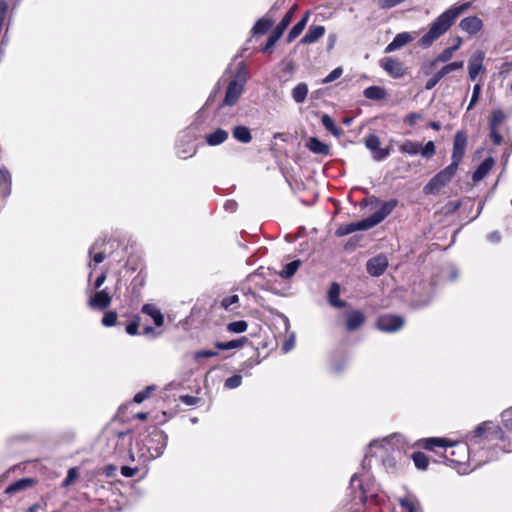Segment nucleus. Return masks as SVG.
Instances as JSON below:
<instances>
[{
  "label": "nucleus",
  "mask_w": 512,
  "mask_h": 512,
  "mask_svg": "<svg viewBox=\"0 0 512 512\" xmlns=\"http://www.w3.org/2000/svg\"><path fill=\"white\" fill-rule=\"evenodd\" d=\"M490 423H481L473 432L467 435L466 442H450L445 438L433 437L423 439V447L427 450L436 451L443 449V457L451 464L463 465L471 459L473 447L485 442L484 432L491 429Z\"/></svg>",
  "instance_id": "1"
},
{
  "label": "nucleus",
  "mask_w": 512,
  "mask_h": 512,
  "mask_svg": "<svg viewBox=\"0 0 512 512\" xmlns=\"http://www.w3.org/2000/svg\"><path fill=\"white\" fill-rule=\"evenodd\" d=\"M404 440L401 435L393 434L381 440H373L365 454L362 464L363 470L371 465L372 460L384 467L388 473H393L397 469L398 458L404 448Z\"/></svg>",
  "instance_id": "2"
},
{
  "label": "nucleus",
  "mask_w": 512,
  "mask_h": 512,
  "mask_svg": "<svg viewBox=\"0 0 512 512\" xmlns=\"http://www.w3.org/2000/svg\"><path fill=\"white\" fill-rule=\"evenodd\" d=\"M471 6L470 2L455 5L441 13L431 24L428 32L424 34L419 42L423 47H430L434 41L444 35L454 24L456 19L468 10Z\"/></svg>",
  "instance_id": "3"
},
{
  "label": "nucleus",
  "mask_w": 512,
  "mask_h": 512,
  "mask_svg": "<svg viewBox=\"0 0 512 512\" xmlns=\"http://www.w3.org/2000/svg\"><path fill=\"white\" fill-rule=\"evenodd\" d=\"M167 445V435L160 429L153 427L148 436L143 439V447L139 448L137 454L132 449L128 450V459H136L143 463L160 457Z\"/></svg>",
  "instance_id": "4"
},
{
  "label": "nucleus",
  "mask_w": 512,
  "mask_h": 512,
  "mask_svg": "<svg viewBox=\"0 0 512 512\" xmlns=\"http://www.w3.org/2000/svg\"><path fill=\"white\" fill-rule=\"evenodd\" d=\"M248 81L247 70L244 62L238 64L237 70L228 82L222 106H234L244 92Z\"/></svg>",
  "instance_id": "5"
},
{
  "label": "nucleus",
  "mask_w": 512,
  "mask_h": 512,
  "mask_svg": "<svg viewBox=\"0 0 512 512\" xmlns=\"http://www.w3.org/2000/svg\"><path fill=\"white\" fill-rule=\"evenodd\" d=\"M502 428L495 426L492 422L491 429L484 432L485 441L499 439L502 442L507 441V446H504L506 451H512V407L503 411L501 414Z\"/></svg>",
  "instance_id": "6"
},
{
  "label": "nucleus",
  "mask_w": 512,
  "mask_h": 512,
  "mask_svg": "<svg viewBox=\"0 0 512 512\" xmlns=\"http://www.w3.org/2000/svg\"><path fill=\"white\" fill-rule=\"evenodd\" d=\"M457 170L458 168L454 167V165H448L429 180L424 186L423 192L426 195L439 193L453 179Z\"/></svg>",
  "instance_id": "7"
},
{
  "label": "nucleus",
  "mask_w": 512,
  "mask_h": 512,
  "mask_svg": "<svg viewBox=\"0 0 512 512\" xmlns=\"http://www.w3.org/2000/svg\"><path fill=\"white\" fill-rule=\"evenodd\" d=\"M352 489L359 488V500L364 503L369 498H374L377 495V488L375 483L370 480L367 473H356L352 476L350 481Z\"/></svg>",
  "instance_id": "8"
},
{
  "label": "nucleus",
  "mask_w": 512,
  "mask_h": 512,
  "mask_svg": "<svg viewBox=\"0 0 512 512\" xmlns=\"http://www.w3.org/2000/svg\"><path fill=\"white\" fill-rule=\"evenodd\" d=\"M370 203H373L375 205H379L380 201L376 197L370 198ZM398 201L396 199H391L389 201L381 203L380 208L373 213L371 216L367 217L366 220L368 221V224L370 228L375 227L379 223H381L388 215L392 213V211L397 206Z\"/></svg>",
  "instance_id": "9"
},
{
  "label": "nucleus",
  "mask_w": 512,
  "mask_h": 512,
  "mask_svg": "<svg viewBox=\"0 0 512 512\" xmlns=\"http://www.w3.org/2000/svg\"><path fill=\"white\" fill-rule=\"evenodd\" d=\"M377 328L383 332H395L401 329L404 325V320L396 315H382L377 320Z\"/></svg>",
  "instance_id": "10"
},
{
  "label": "nucleus",
  "mask_w": 512,
  "mask_h": 512,
  "mask_svg": "<svg viewBox=\"0 0 512 512\" xmlns=\"http://www.w3.org/2000/svg\"><path fill=\"white\" fill-rule=\"evenodd\" d=\"M466 144H467V138H466L465 134L462 132H457L454 137L452 162H451V165H454V167H456V168H458L460 162L462 161V158L465 153Z\"/></svg>",
  "instance_id": "11"
},
{
  "label": "nucleus",
  "mask_w": 512,
  "mask_h": 512,
  "mask_svg": "<svg viewBox=\"0 0 512 512\" xmlns=\"http://www.w3.org/2000/svg\"><path fill=\"white\" fill-rule=\"evenodd\" d=\"M366 147L372 152L373 159L382 161L390 155L389 148L380 147V139L376 135H369L365 140Z\"/></svg>",
  "instance_id": "12"
},
{
  "label": "nucleus",
  "mask_w": 512,
  "mask_h": 512,
  "mask_svg": "<svg viewBox=\"0 0 512 512\" xmlns=\"http://www.w3.org/2000/svg\"><path fill=\"white\" fill-rule=\"evenodd\" d=\"M484 59L485 53L481 50H477L471 55L468 61V71L470 80L474 81L480 73L484 72Z\"/></svg>",
  "instance_id": "13"
},
{
  "label": "nucleus",
  "mask_w": 512,
  "mask_h": 512,
  "mask_svg": "<svg viewBox=\"0 0 512 512\" xmlns=\"http://www.w3.org/2000/svg\"><path fill=\"white\" fill-rule=\"evenodd\" d=\"M463 65V61H456L445 65L427 81L426 89H432L443 77H445L447 74L451 73L454 70L462 69Z\"/></svg>",
  "instance_id": "14"
},
{
  "label": "nucleus",
  "mask_w": 512,
  "mask_h": 512,
  "mask_svg": "<svg viewBox=\"0 0 512 512\" xmlns=\"http://www.w3.org/2000/svg\"><path fill=\"white\" fill-rule=\"evenodd\" d=\"M388 266V259L380 254L368 260L366 264L367 272L374 277L382 275Z\"/></svg>",
  "instance_id": "15"
},
{
  "label": "nucleus",
  "mask_w": 512,
  "mask_h": 512,
  "mask_svg": "<svg viewBox=\"0 0 512 512\" xmlns=\"http://www.w3.org/2000/svg\"><path fill=\"white\" fill-rule=\"evenodd\" d=\"M105 246V240L104 239H98L96 240L93 245L89 249V257L91 258V261L88 263V267L92 270V262L97 265L104 261L106 258L105 255V249L103 248Z\"/></svg>",
  "instance_id": "16"
},
{
  "label": "nucleus",
  "mask_w": 512,
  "mask_h": 512,
  "mask_svg": "<svg viewBox=\"0 0 512 512\" xmlns=\"http://www.w3.org/2000/svg\"><path fill=\"white\" fill-rule=\"evenodd\" d=\"M111 304V296L106 289L96 292L89 298L88 305L93 309L104 310Z\"/></svg>",
  "instance_id": "17"
},
{
  "label": "nucleus",
  "mask_w": 512,
  "mask_h": 512,
  "mask_svg": "<svg viewBox=\"0 0 512 512\" xmlns=\"http://www.w3.org/2000/svg\"><path fill=\"white\" fill-rule=\"evenodd\" d=\"M383 69L392 77L399 78L405 74V69L401 62L393 58H385L381 62Z\"/></svg>",
  "instance_id": "18"
},
{
  "label": "nucleus",
  "mask_w": 512,
  "mask_h": 512,
  "mask_svg": "<svg viewBox=\"0 0 512 512\" xmlns=\"http://www.w3.org/2000/svg\"><path fill=\"white\" fill-rule=\"evenodd\" d=\"M459 27L466 33L470 35H474L478 33L482 27L483 22L482 20L477 16H469L464 19H462L459 23Z\"/></svg>",
  "instance_id": "19"
},
{
  "label": "nucleus",
  "mask_w": 512,
  "mask_h": 512,
  "mask_svg": "<svg viewBox=\"0 0 512 512\" xmlns=\"http://www.w3.org/2000/svg\"><path fill=\"white\" fill-rule=\"evenodd\" d=\"M368 229H370V226L368 224V221L365 218V219L357 221V222H352V223L341 225L336 230V235L341 237V236H346V235L351 234L356 231H362V230H368Z\"/></svg>",
  "instance_id": "20"
},
{
  "label": "nucleus",
  "mask_w": 512,
  "mask_h": 512,
  "mask_svg": "<svg viewBox=\"0 0 512 512\" xmlns=\"http://www.w3.org/2000/svg\"><path fill=\"white\" fill-rule=\"evenodd\" d=\"M365 322L364 314L359 310H353L346 314V328L348 331L358 329Z\"/></svg>",
  "instance_id": "21"
},
{
  "label": "nucleus",
  "mask_w": 512,
  "mask_h": 512,
  "mask_svg": "<svg viewBox=\"0 0 512 512\" xmlns=\"http://www.w3.org/2000/svg\"><path fill=\"white\" fill-rule=\"evenodd\" d=\"M495 164V160L492 157H487L483 160V162L477 167L472 175V179L474 182L481 181L493 168Z\"/></svg>",
  "instance_id": "22"
},
{
  "label": "nucleus",
  "mask_w": 512,
  "mask_h": 512,
  "mask_svg": "<svg viewBox=\"0 0 512 512\" xmlns=\"http://www.w3.org/2000/svg\"><path fill=\"white\" fill-rule=\"evenodd\" d=\"M410 41H412V36L409 33H399L395 36L392 42H390L387 45V47L385 48V52L390 53L396 51L405 46L406 44H408Z\"/></svg>",
  "instance_id": "23"
},
{
  "label": "nucleus",
  "mask_w": 512,
  "mask_h": 512,
  "mask_svg": "<svg viewBox=\"0 0 512 512\" xmlns=\"http://www.w3.org/2000/svg\"><path fill=\"white\" fill-rule=\"evenodd\" d=\"M142 313L150 316L153 319L154 324L160 327L164 323V316L160 309L154 304H145L141 309Z\"/></svg>",
  "instance_id": "24"
},
{
  "label": "nucleus",
  "mask_w": 512,
  "mask_h": 512,
  "mask_svg": "<svg viewBox=\"0 0 512 512\" xmlns=\"http://www.w3.org/2000/svg\"><path fill=\"white\" fill-rule=\"evenodd\" d=\"M228 132L222 128H218L215 131L206 134L205 140L210 146H217L222 144L228 139Z\"/></svg>",
  "instance_id": "25"
},
{
  "label": "nucleus",
  "mask_w": 512,
  "mask_h": 512,
  "mask_svg": "<svg viewBox=\"0 0 512 512\" xmlns=\"http://www.w3.org/2000/svg\"><path fill=\"white\" fill-rule=\"evenodd\" d=\"M325 33L324 26L317 25L311 26L304 37L301 39V43L303 44H311L320 39Z\"/></svg>",
  "instance_id": "26"
},
{
  "label": "nucleus",
  "mask_w": 512,
  "mask_h": 512,
  "mask_svg": "<svg viewBox=\"0 0 512 512\" xmlns=\"http://www.w3.org/2000/svg\"><path fill=\"white\" fill-rule=\"evenodd\" d=\"M306 147L313 153L319 155H328L329 154V146L322 141H320L316 137H311L306 142Z\"/></svg>",
  "instance_id": "27"
},
{
  "label": "nucleus",
  "mask_w": 512,
  "mask_h": 512,
  "mask_svg": "<svg viewBox=\"0 0 512 512\" xmlns=\"http://www.w3.org/2000/svg\"><path fill=\"white\" fill-rule=\"evenodd\" d=\"M309 15L310 13L309 11H307L303 18L292 27V29L288 33L287 42H292L302 33L309 19Z\"/></svg>",
  "instance_id": "28"
},
{
  "label": "nucleus",
  "mask_w": 512,
  "mask_h": 512,
  "mask_svg": "<svg viewBox=\"0 0 512 512\" xmlns=\"http://www.w3.org/2000/svg\"><path fill=\"white\" fill-rule=\"evenodd\" d=\"M34 483V480L31 479V478H23V479H20L14 483H12L11 485H9L6 489H5V493L6 494H15L17 492H20L22 490H25L27 489L28 487H30L32 484Z\"/></svg>",
  "instance_id": "29"
},
{
  "label": "nucleus",
  "mask_w": 512,
  "mask_h": 512,
  "mask_svg": "<svg viewBox=\"0 0 512 512\" xmlns=\"http://www.w3.org/2000/svg\"><path fill=\"white\" fill-rule=\"evenodd\" d=\"M0 188L3 197L6 198L11 193V174L6 169H0Z\"/></svg>",
  "instance_id": "30"
},
{
  "label": "nucleus",
  "mask_w": 512,
  "mask_h": 512,
  "mask_svg": "<svg viewBox=\"0 0 512 512\" xmlns=\"http://www.w3.org/2000/svg\"><path fill=\"white\" fill-rule=\"evenodd\" d=\"M462 39L458 37V45H453L444 49L434 60V63H446L453 57L454 53L460 48Z\"/></svg>",
  "instance_id": "31"
},
{
  "label": "nucleus",
  "mask_w": 512,
  "mask_h": 512,
  "mask_svg": "<svg viewBox=\"0 0 512 512\" xmlns=\"http://www.w3.org/2000/svg\"><path fill=\"white\" fill-rule=\"evenodd\" d=\"M233 137L241 143H249L252 140V135L248 127L236 126L232 131Z\"/></svg>",
  "instance_id": "32"
},
{
  "label": "nucleus",
  "mask_w": 512,
  "mask_h": 512,
  "mask_svg": "<svg viewBox=\"0 0 512 512\" xmlns=\"http://www.w3.org/2000/svg\"><path fill=\"white\" fill-rule=\"evenodd\" d=\"M308 94V86L305 83H299L297 84L291 92L293 100L297 104H301L306 100Z\"/></svg>",
  "instance_id": "33"
},
{
  "label": "nucleus",
  "mask_w": 512,
  "mask_h": 512,
  "mask_svg": "<svg viewBox=\"0 0 512 512\" xmlns=\"http://www.w3.org/2000/svg\"><path fill=\"white\" fill-rule=\"evenodd\" d=\"M399 504L403 512H420L418 501L411 496L400 498Z\"/></svg>",
  "instance_id": "34"
},
{
  "label": "nucleus",
  "mask_w": 512,
  "mask_h": 512,
  "mask_svg": "<svg viewBox=\"0 0 512 512\" xmlns=\"http://www.w3.org/2000/svg\"><path fill=\"white\" fill-rule=\"evenodd\" d=\"M340 287L337 283H333L328 292L329 303L337 308L345 306V302L339 300Z\"/></svg>",
  "instance_id": "35"
},
{
  "label": "nucleus",
  "mask_w": 512,
  "mask_h": 512,
  "mask_svg": "<svg viewBox=\"0 0 512 512\" xmlns=\"http://www.w3.org/2000/svg\"><path fill=\"white\" fill-rule=\"evenodd\" d=\"M364 96L370 100H382L386 97V91L380 86H369L364 92Z\"/></svg>",
  "instance_id": "36"
},
{
  "label": "nucleus",
  "mask_w": 512,
  "mask_h": 512,
  "mask_svg": "<svg viewBox=\"0 0 512 512\" xmlns=\"http://www.w3.org/2000/svg\"><path fill=\"white\" fill-rule=\"evenodd\" d=\"M399 149L402 153L414 156L420 152L421 144L412 140H406L400 145Z\"/></svg>",
  "instance_id": "37"
},
{
  "label": "nucleus",
  "mask_w": 512,
  "mask_h": 512,
  "mask_svg": "<svg viewBox=\"0 0 512 512\" xmlns=\"http://www.w3.org/2000/svg\"><path fill=\"white\" fill-rule=\"evenodd\" d=\"M247 341L246 337H241L228 342H216L215 346L220 350H232L242 347Z\"/></svg>",
  "instance_id": "38"
},
{
  "label": "nucleus",
  "mask_w": 512,
  "mask_h": 512,
  "mask_svg": "<svg viewBox=\"0 0 512 512\" xmlns=\"http://www.w3.org/2000/svg\"><path fill=\"white\" fill-rule=\"evenodd\" d=\"M273 21L267 18L259 19L255 25L253 26V34L254 35H262L265 34L269 28L272 26Z\"/></svg>",
  "instance_id": "39"
},
{
  "label": "nucleus",
  "mask_w": 512,
  "mask_h": 512,
  "mask_svg": "<svg viewBox=\"0 0 512 512\" xmlns=\"http://www.w3.org/2000/svg\"><path fill=\"white\" fill-rule=\"evenodd\" d=\"M300 265H301V261L300 260H294V261L286 264L284 266V268L279 272V275L282 278L288 279V278L292 277L296 273V271L298 270Z\"/></svg>",
  "instance_id": "40"
},
{
  "label": "nucleus",
  "mask_w": 512,
  "mask_h": 512,
  "mask_svg": "<svg viewBox=\"0 0 512 512\" xmlns=\"http://www.w3.org/2000/svg\"><path fill=\"white\" fill-rule=\"evenodd\" d=\"M413 462L415 466L420 470H425L428 466V458L422 452H414L412 455Z\"/></svg>",
  "instance_id": "41"
},
{
  "label": "nucleus",
  "mask_w": 512,
  "mask_h": 512,
  "mask_svg": "<svg viewBox=\"0 0 512 512\" xmlns=\"http://www.w3.org/2000/svg\"><path fill=\"white\" fill-rule=\"evenodd\" d=\"M239 302V297L238 295H229V296H225L222 300H221V307L227 311H233L235 309L234 305L238 304Z\"/></svg>",
  "instance_id": "42"
},
{
  "label": "nucleus",
  "mask_w": 512,
  "mask_h": 512,
  "mask_svg": "<svg viewBox=\"0 0 512 512\" xmlns=\"http://www.w3.org/2000/svg\"><path fill=\"white\" fill-rule=\"evenodd\" d=\"M248 328V324L244 320L230 322L227 325V330L231 333H244Z\"/></svg>",
  "instance_id": "43"
},
{
  "label": "nucleus",
  "mask_w": 512,
  "mask_h": 512,
  "mask_svg": "<svg viewBox=\"0 0 512 512\" xmlns=\"http://www.w3.org/2000/svg\"><path fill=\"white\" fill-rule=\"evenodd\" d=\"M321 122L323 124V126L329 131L331 132L333 135H339L340 134V131L339 129L337 128V126L335 125L333 119L327 115V114H324L322 117H321Z\"/></svg>",
  "instance_id": "44"
},
{
  "label": "nucleus",
  "mask_w": 512,
  "mask_h": 512,
  "mask_svg": "<svg viewBox=\"0 0 512 512\" xmlns=\"http://www.w3.org/2000/svg\"><path fill=\"white\" fill-rule=\"evenodd\" d=\"M126 445H131V436L129 431H122L117 433V442L116 448L124 447Z\"/></svg>",
  "instance_id": "45"
},
{
  "label": "nucleus",
  "mask_w": 512,
  "mask_h": 512,
  "mask_svg": "<svg viewBox=\"0 0 512 512\" xmlns=\"http://www.w3.org/2000/svg\"><path fill=\"white\" fill-rule=\"evenodd\" d=\"M505 119V114L502 110H494L490 119L489 126L499 127Z\"/></svg>",
  "instance_id": "46"
},
{
  "label": "nucleus",
  "mask_w": 512,
  "mask_h": 512,
  "mask_svg": "<svg viewBox=\"0 0 512 512\" xmlns=\"http://www.w3.org/2000/svg\"><path fill=\"white\" fill-rule=\"evenodd\" d=\"M242 383V377L240 375H233L225 380L224 386L227 389H235Z\"/></svg>",
  "instance_id": "47"
},
{
  "label": "nucleus",
  "mask_w": 512,
  "mask_h": 512,
  "mask_svg": "<svg viewBox=\"0 0 512 512\" xmlns=\"http://www.w3.org/2000/svg\"><path fill=\"white\" fill-rule=\"evenodd\" d=\"M117 321V313L114 311H109L105 313L102 318V324L106 327H112L116 324Z\"/></svg>",
  "instance_id": "48"
},
{
  "label": "nucleus",
  "mask_w": 512,
  "mask_h": 512,
  "mask_svg": "<svg viewBox=\"0 0 512 512\" xmlns=\"http://www.w3.org/2000/svg\"><path fill=\"white\" fill-rule=\"evenodd\" d=\"M78 477V472L76 467H72L68 470L67 476L62 483L63 487L70 486Z\"/></svg>",
  "instance_id": "49"
},
{
  "label": "nucleus",
  "mask_w": 512,
  "mask_h": 512,
  "mask_svg": "<svg viewBox=\"0 0 512 512\" xmlns=\"http://www.w3.org/2000/svg\"><path fill=\"white\" fill-rule=\"evenodd\" d=\"M343 74V69L341 67H337L334 70H332L323 80L322 83H330L335 81L336 79L340 78Z\"/></svg>",
  "instance_id": "50"
},
{
  "label": "nucleus",
  "mask_w": 512,
  "mask_h": 512,
  "mask_svg": "<svg viewBox=\"0 0 512 512\" xmlns=\"http://www.w3.org/2000/svg\"><path fill=\"white\" fill-rule=\"evenodd\" d=\"M406 0H378L377 5L380 9H391Z\"/></svg>",
  "instance_id": "51"
},
{
  "label": "nucleus",
  "mask_w": 512,
  "mask_h": 512,
  "mask_svg": "<svg viewBox=\"0 0 512 512\" xmlns=\"http://www.w3.org/2000/svg\"><path fill=\"white\" fill-rule=\"evenodd\" d=\"M423 157L429 158L435 154V144L433 141H428L423 148L420 149Z\"/></svg>",
  "instance_id": "52"
},
{
  "label": "nucleus",
  "mask_w": 512,
  "mask_h": 512,
  "mask_svg": "<svg viewBox=\"0 0 512 512\" xmlns=\"http://www.w3.org/2000/svg\"><path fill=\"white\" fill-rule=\"evenodd\" d=\"M480 94H481V85L477 83L473 87L472 97H471L470 103L467 108L468 110L472 109L473 106L477 103V101L479 100Z\"/></svg>",
  "instance_id": "53"
},
{
  "label": "nucleus",
  "mask_w": 512,
  "mask_h": 512,
  "mask_svg": "<svg viewBox=\"0 0 512 512\" xmlns=\"http://www.w3.org/2000/svg\"><path fill=\"white\" fill-rule=\"evenodd\" d=\"M489 129H490V138L492 140V142L495 144V145H500L502 143V136L501 134L499 133L498 131V127H492V126H489Z\"/></svg>",
  "instance_id": "54"
},
{
  "label": "nucleus",
  "mask_w": 512,
  "mask_h": 512,
  "mask_svg": "<svg viewBox=\"0 0 512 512\" xmlns=\"http://www.w3.org/2000/svg\"><path fill=\"white\" fill-rule=\"evenodd\" d=\"M152 389H153L152 387L148 386L144 390L136 393L135 396H134V399H133L134 402L135 403L143 402L145 399L148 398V396H149V394H150Z\"/></svg>",
  "instance_id": "55"
},
{
  "label": "nucleus",
  "mask_w": 512,
  "mask_h": 512,
  "mask_svg": "<svg viewBox=\"0 0 512 512\" xmlns=\"http://www.w3.org/2000/svg\"><path fill=\"white\" fill-rule=\"evenodd\" d=\"M218 354L217 351H213V350H200V351H197L195 352L194 354V358L196 360H199L201 358H210V357H214Z\"/></svg>",
  "instance_id": "56"
},
{
  "label": "nucleus",
  "mask_w": 512,
  "mask_h": 512,
  "mask_svg": "<svg viewBox=\"0 0 512 512\" xmlns=\"http://www.w3.org/2000/svg\"><path fill=\"white\" fill-rule=\"evenodd\" d=\"M422 118V115L416 112L410 113L405 117V123H407L409 126L413 127L418 120Z\"/></svg>",
  "instance_id": "57"
},
{
  "label": "nucleus",
  "mask_w": 512,
  "mask_h": 512,
  "mask_svg": "<svg viewBox=\"0 0 512 512\" xmlns=\"http://www.w3.org/2000/svg\"><path fill=\"white\" fill-rule=\"evenodd\" d=\"M138 471H139V469L137 467H134V468L129 467V466L121 467V474L127 478L135 476Z\"/></svg>",
  "instance_id": "58"
},
{
  "label": "nucleus",
  "mask_w": 512,
  "mask_h": 512,
  "mask_svg": "<svg viewBox=\"0 0 512 512\" xmlns=\"http://www.w3.org/2000/svg\"><path fill=\"white\" fill-rule=\"evenodd\" d=\"M195 153V148L192 144H189L187 146V148H184V150H178V155L181 157V158H187V157H190L192 155H194Z\"/></svg>",
  "instance_id": "59"
},
{
  "label": "nucleus",
  "mask_w": 512,
  "mask_h": 512,
  "mask_svg": "<svg viewBox=\"0 0 512 512\" xmlns=\"http://www.w3.org/2000/svg\"><path fill=\"white\" fill-rule=\"evenodd\" d=\"M139 321L135 320L126 326V332L129 335H136L138 333Z\"/></svg>",
  "instance_id": "60"
},
{
  "label": "nucleus",
  "mask_w": 512,
  "mask_h": 512,
  "mask_svg": "<svg viewBox=\"0 0 512 512\" xmlns=\"http://www.w3.org/2000/svg\"><path fill=\"white\" fill-rule=\"evenodd\" d=\"M290 22H291L290 15H284V17L282 18V20L280 21V23L277 25L276 28L284 33V31L289 26Z\"/></svg>",
  "instance_id": "61"
},
{
  "label": "nucleus",
  "mask_w": 512,
  "mask_h": 512,
  "mask_svg": "<svg viewBox=\"0 0 512 512\" xmlns=\"http://www.w3.org/2000/svg\"><path fill=\"white\" fill-rule=\"evenodd\" d=\"M224 209L230 213L235 212L237 209V202L234 200H227L224 204Z\"/></svg>",
  "instance_id": "62"
},
{
  "label": "nucleus",
  "mask_w": 512,
  "mask_h": 512,
  "mask_svg": "<svg viewBox=\"0 0 512 512\" xmlns=\"http://www.w3.org/2000/svg\"><path fill=\"white\" fill-rule=\"evenodd\" d=\"M294 343H295V338L294 336H291L287 341H285V343L283 344L282 346V350L287 353L289 352L293 347H294Z\"/></svg>",
  "instance_id": "63"
},
{
  "label": "nucleus",
  "mask_w": 512,
  "mask_h": 512,
  "mask_svg": "<svg viewBox=\"0 0 512 512\" xmlns=\"http://www.w3.org/2000/svg\"><path fill=\"white\" fill-rule=\"evenodd\" d=\"M181 401L186 405H195L197 403L198 399L194 396L184 395V396H181Z\"/></svg>",
  "instance_id": "64"
}]
</instances>
